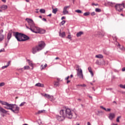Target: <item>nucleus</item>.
I'll return each instance as SVG.
<instances>
[{
	"instance_id": "obj_1",
	"label": "nucleus",
	"mask_w": 125,
	"mask_h": 125,
	"mask_svg": "<svg viewBox=\"0 0 125 125\" xmlns=\"http://www.w3.org/2000/svg\"><path fill=\"white\" fill-rule=\"evenodd\" d=\"M14 37H15L16 39L18 42H25L30 40V37L28 36L19 32H13Z\"/></svg>"
},
{
	"instance_id": "obj_2",
	"label": "nucleus",
	"mask_w": 125,
	"mask_h": 125,
	"mask_svg": "<svg viewBox=\"0 0 125 125\" xmlns=\"http://www.w3.org/2000/svg\"><path fill=\"white\" fill-rule=\"evenodd\" d=\"M74 114L75 115H77V113L74 110H71L69 108L65 107V109L64 110V115L65 118L71 119L73 118V116H74Z\"/></svg>"
},
{
	"instance_id": "obj_3",
	"label": "nucleus",
	"mask_w": 125,
	"mask_h": 125,
	"mask_svg": "<svg viewBox=\"0 0 125 125\" xmlns=\"http://www.w3.org/2000/svg\"><path fill=\"white\" fill-rule=\"evenodd\" d=\"M56 119H57V121H59V122H63V121L66 119L64 114V109H62L60 111V115H56Z\"/></svg>"
},
{
	"instance_id": "obj_4",
	"label": "nucleus",
	"mask_w": 125,
	"mask_h": 125,
	"mask_svg": "<svg viewBox=\"0 0 125 125\" xmlns=\"http://www.w3.org/2000/svg\"><path fill=\"white\" fill-rule=\"evenodd\" d=\"M26 21H27V23H28V26L26 25V27L27 29H29L31 30L32 28H34L35 26V23L34 22V21L31 19L26 18L25 19Z\"/></svg>"
},
{
	"instance_id": "obj_5",
	"label": "nucleus",
	"mask_w": 125,
	"mask_h": 125,
	"mask_svg": "<svg viewBox=\"0 0 125 125\" xmlns=\"http://www.w3.org/2000/svg\"><path fill=\"white\" fill-rule=\"evenodd\" d=\"M0 103L2 104V105H4L5 106L4 107L5 109H7V110H11L12 107H13V104H8V103L6 102H3L0 101Z\"/></svg>"
},
{
	"instance_id": "obj_6",
	"label": "nucleus",
	"mask_w": 125,
	"mask_h": 125,
	"mask_svg": "<svg viewBox=\"0 0 125 125\" xmlns=\"http://www.w3.org/2000/svg\"><path fill=\"white\" fill-rule=\"evenodd\" d=\"M115 7L117 11L121 12L125 8V3H122V4H117Z\"/></svg>"
},
{
	"instance_id": "obj_7",
	"label": "nucleus",
	"mask_w": 125,
	"mask_h": 125,
	"mask_svg": "<svg viewBox=\"0 0 125 125\" xmlns=\"http://www.w3.org/2000/svg\"><path fill=\"white\" fill-rule=\"evenodd\" d=\"M20 110V108L17 106L16 104H14L13 107H12V109L11 110L12 112H13V113H15V114H18V113H19V110Z\"/></svg>"
},
{
	"instance_id": "obj_8",
	"label": "nucleus",
	"mask_w": 125,
	"mask_h": 125,
	"mask_svg": "<svg viewBox=\"0 0 125 125\" xmlns=\"http://www.w3.org/2000/svg\"><path fill=\"white\" fill-rule=\"evenodd\" d=\"M37 46L41 50H42V49H43L45 46V43H44V42L43 41H41L39 42V44Z\"/></svg>"
},
{
	"instance_id": "obj_9",
	"label": "nucleus",
	"mask_w": 125,
	"mask_h": 125,
	"mask_svg": "<svg viewBox=\"0 0 125 125\" xmlns=\"http://www.w3.org/2000/svg\"><path fill=\"white\" fill-rule=\"evenodd\" d=\"M32 50L33 54H36V53L39 52V51H41V50L39 49L37 45L33 47L32 49Z\"/></svg>"
},
{
	"instance_id": "obj_10",
	"label": "nucleus",
	"mask_w": 125,
	"mask_h": 125,
	"mask_svg": "<svg viewBox=\"0 0 125 125\" xmlns=\"http://www.w3.org/2000/svg\"><path fill=\"white\" fill-rule=\"evenodd\" d=\"M70 7L71 6L69 5V6H65L63 7V11H62V13L63 15H66V14H68V13H69V12L68 11V10H67V9H68V8H70Z\"/></svg>"
},
{
	"instance_id": "obj_11",
	"label": "nucleus",
	"mask_w": 125,
	"mask_h": 125,
	"mask_svg": "<svg viewBox=\"0 0 125 125\" xmlns=\"http://www.w3.org/2000/svg\"><path fill=\"white\" fill-rule=\"evenodd\" d=\"M40 30V28L36 26V25L33 27L31 29H30V31L31 32H33V33H35V34H38L39 33Z\"/></svg>"
},
{
	"instance_id": "obj_12",
	"label": "nucleus",
	"mask_w": 125,
	"mask_h": 125,
	"mask_svg": "<svg viewBox=\"0 0 125 125\" xmlns=\"http://www.w3.org/2000/svg\"><path fill=\"white\" fill-rule=\"evenodd\" d=\"M77 76L79 77L80 79H83V70L82 69L77 71Z\"/></svg>"
},
{
	"instance_id": "obj_13",
	"label": "nucleus",
	"mask_w": 125,
	"mask_h": 125,
	"mask_svg": "<svg viewBox=\"0 0 125 125\" xmlns=\"http://www.w3.org/2000/svg\"><path fill=\"white\" fill-rule=\"evenodd\" d=\"M12 37V31H9L7 34L8 42H9V40L11 39Z\"/></svg>"
},
{
	"instance_id": "obj_14",
	"label": "nucleus",
	"mask_w": 125,
	"mask_h": 125,
	"mask_svg": "<svg viewBox=\"0 0 125 125\" xmlns=\"http://www.w3.org/2000/svg\"><path fill=\"white\" fill-rule=\"evenodd\" d=\"M108 118H109V120L112 121V120H113V119H114L115 118V113H110L109 114Z\"/></svg>"
},
{
	"instance_id": "obj_15",
	"label": "nucleus",
	"mask_w": 125,
	"mask_h": 125,
	"mask_svg": "<svg viewBox=\"0 0 125 125\" xmlns=\"http://www.w3.org/2000/svg\"><path fill=\"white\" fill-rule=\"evenodd\" d=\"M8 111H6L5 109H3V108L0 106V113H2L3 114H6L8 113Z\"/></svg>"
},
{
	"instance_id": "obj_16",
	"label": "nucleus",
	"mask_w": 125,
	"mask_h": 125,
	"mask_svg": "<svg viewBox=\"0 0 125 125\" xmlns=\"http://www.w3.org/2000/svg\"><path fill=\"white\" fill-rule=\"evenodd\" d=\"M59 36L61 37V38H65V32H63L61 33V30H60L59 32Z\"/></svg>"
},
{
	"instance_id": "obj_17",
	"label": "nucleus",
	"mask_w": 125,
	"mask_h": 125,
	"mask_svg": "<svg viewBox=\"0 0 125 125\" xmlns=\"http://www.w3.org/2000/svg\"><path fill=\"white\" fill-rule=\"evenodd\" d=\"M27 61L31 67H32V70L34 69V64H33V62L31 61L30 60H27Z\"/></svg>"
},
{
	"instance_id": "obj_18",
	"label": "nucleus",
	"mask_w": 125,
	"mask_h": 125,
	"mask_svg": "<svg viewBox=\"0 0 125 125\" xmlns=\"http://www.w3.org/2000/svg\"><path fill=\"white\" fill-rule=\"evenodd\" d=\"M47 66V64H46V63H45L44 65V66H43V64H41V67H40L41 71H42V70H43V69H45Z\"/></svg>"
},
{
	"instance_id": "obj_19",
	"label": "nucleus",
	"mask_w": 125,
	"mask_h": 125,
	"mask_svg": "<svg viewBox=\"0 0 125 125\" xmlns=\"http://www.w3.org/2000/svg\"><path fill=\"white\" fill-rule=\"evenodd\" d=\"M35 86H38L39 87H44V85L39 83L35 84Z\"/></svg>"
},
{
	"instance_id": "obj_20",
	"label": "nucleus",
	"mask_w": 125,
	"mask_h": 125,
	"mask_svg": "<svg viewBox=\"0 0 125 125\" xmlns=\"http://www.w3.org/2000/svg\"><path fill=\"white\" fill-rule=\"evenodd\" d=\"M105 3L106 4H107V5H110V6H111L112 7H114V4H115V3L109 1L106 2Z\"/></svg>"
},
{
	"instance_id": "obj_21",
	"label": "nucleus",
	"mask_w": 125,
	"mask_h": 125,
	"mask_svg": "<svg viewBox=\"0 0 125 125\" xmlns=\"http://www.w3.org/2000/svg\"><path fill=\"white\" fill-rule=\"evenodd\" d=\"M100 108L101 109H103V110H104V111H106V112H110V111H111V109L110 108L106 109V108L104 107L103 106H101Z\"/></svg>"
},
{
	"instance_id": "obj_22",
	"label": "nucleus",
	"mask_w": 125,
	"mask_h": 125,
	"mask_svg": "<svg viewBox=\"0 0 125 125\" xmlns=\"http://www.w3.org/2000/svg\"><path fill=\"white\" fill-rule=\"evenodd\" d=\"M82 35H83V31L79 32L76 34V37H77V38H79V37H81Z\"/></svg>"
},
{
	"instance_id": "obj_23",
	"label": "nucleus",
	"mask_w": 125,
	"mask_h": 125,
	"mask_svg": "<svg viewBox=\"0 0 125 125\" xmlns=\"http://www.w3.org/2000/svg\"><path fill=\"white\" fill-rule=\"evenodd\" d=\"M10 62H11L10 61H9L7 62L6 65L2 66L1 69H5V68H7V67H8V66H9V65H10Z\"/></svg>"
},
{
	"instance_id": "obj_24",
	"label": "nucleus",
	"mask_w": 125,
	"mask_h": 125,
	"mask_svg": "<svg viewBox=\"0 0 125 125\" xmlns=\"http://www.w3.org/2000/svg\"><path fill=\"white\" fill-rule=\"evenodd\" d=\"M45 33V30L44 29H41L39 28V31L38 33L39 34H44Z\"/></svg>"
},
{
	"instance_id": "obj_25",
	"label": "nucleus",
	"mask_w": 125,
	"mask_h": 125,
	"mask_svg": "<svg viewBox=\"0 0 125 125\" xmlns=\"http://www.w3.org/2000/svg\"><path fill=\"white\" fill-rule=\"evenodd\" d=\"M1 8L2 10H5V9H7V5H3L1 7Z\"/></svg>"
},
{
	"instance_id": "obj_26",
	"label": "nucleus",
	"mask_w": 125,
	"mask_h": 125,
	"mask_svg": "<svg viewBox=\"0 0 125 125\" xmlns=\"http://www.w3.org/2000/svg\"><path fill=\"white\" fill-rule=\"evenodd\" d=\"M95 57L96 58L102 59L103 58V55H102V54H99V55H96Z\"/></svg>"
},
{
	"instance_id": "obj_27",
	"label": "nucleus",
	"mask_w": 125,
	"mask_h": 125,
	"mask_svg": "<svg viewBox=\"0 0 125 125\" xmlns=\"http://www.w3.org/2000/svg\"><path fill=\"white\" fill-rule=\"evenodd\" d=\"M44 97H46V98H47L48 99L51 98V96L47 94H44Z\"/></svg>"
},
{
	"instance_id": "obj_28",
	"label": "nucleus",
	"mask_w": 125,
	"mask_h": 125,
	"mask_svg": "<svg viewBox=\"0 0 125 125\" xmlns=\"http://www.w3.org/2000/svg\"><path fill=\"white\" fill-rule=\"evenodd\" d=\"M3 40H4V35L2 34L0 35V42H2Z\"/></svg>"
},
{
	"instance_id": "obj_29",
	"label": "nucleus",
	"mask_w": 125,
	"mask_h": 125,
	"mask_svg": "<svg viewBox=\"0 0 125 125\" xmlns=\"http://www.w3.org/2000/svg\"><path fill=\"white\" fill-rule=\"evenodd\" d=\"M58 10V9L57 8L53 9L52 12L54 13V14H56Z\"/></svg>"
},
{
	"instance_id": "obj_30",
	"label": "nucleus",
	"mask_w": 125,
	"mask_h": 125,
	"mask_svg": "<svg viewBox=\"0 0 125 125\" xmlns=\"http://www.w3.org/2000/svg\"><path fill=\"white\" fill-rule=\"evenodd\" d=\"M45 110H39L37 114H42V113H45Z\"/></svg>"
},
{
	"instance_id": "obj_31",
	"label": "nucleus",
	"mask_w": 125,
	"mask_h": 125,
	"mask_svg": "<svg viewBox=\"0 0 125 125\" xmlns=\"http://www.w3.org/2000/svg\"><path fill=\"white\" fill-rule=\"evenodd\" d=\"M90 14V12H87L83 13V16H88Z\"/></svg>"
},
{
	"instance_id": "obj_32",
	"label": "nucleus",
	"mask_w": 125,
	"mask_h": 125,
	"mask_svg": "<svg viewBox=\"0 0 125 125\" xmlns=\"http://www.w3.org/2000/svg\"><path fill=\"white\" fill-rule=\"evenodd\" d=\"M103 52L104 54H105V55H108V54H109V52L106 51V50L105 49L103 50Z\"/></svg>"
},
{
	"instance_id": "obj_33",
	"label": "nucleus",
	"mask_w": 125,
	"mask_h": 125,
	"mask_svg": "<svg viewBox=\"0 0 125 125\" xmlns=\"http://www.w3.org/2000/svg\"><path fill=\"white\" fill-rule=\"evenodd\" d=\"M24 70H29L30 69V66L26 65L24 66Z\"/></svg>"
},
{
	"instance_id": "obj_34",
	"label": "nucleus",
	"mask_w": 125,
	"mask_h": 125,
	"mask_svg": "<svg viewBox=\"0 0 125 125\" xmlns=\"http://www.w3.org/2000/svg\"><path fill=\"white\" fill-rule=\"evenodd\" d=\"M41 13H45V10L43 9H41L40 10Z\"/></svg>"
},
{
	"instance_id": "obj_35",
	"label": "nucleus",
	"mask_w": 125,
	"mask_h": 125,
	"mask_svg": "<svg viewBox=\"0 0 125 125\" xmlns=\"http://www.w3.org/2000/svg\"><path fill=\"white\" fill-rule=\"evenodd\" d=\"M76 68H77V71H81L82 70V68H80V65H76Z\"/></svg>"
},
{
	"instance_id": "obj_36",
	"label": "nucleus",
	"mask_w": 125,
	"mask_h": 125,
	"mask_svg": "<svg viewBox=\"0 0 125 125\" xmlns=\"http://www.w3.org/2000/svg\"><path fill=\"white\" fill-rule=\"evenodd\" d=\"M96 12H101V9L99 8H96L95 9Z\"/></svg>"
},
{
	"instance_id": "obj_37",
	"label": "nucleus",
	"mask_w": 125,
	"mask_h": 125,
	"mask_svg": "<svg viewBox=\"0 0 125 125\" xmlns=\"http://www.w3.org/2000/svg\"><path fill=\"white\" fill-rule=\"evenodd\" d=\"M75 12H77V13H83V12L81 10H75Z\"/></svg>"
},
{
	"instance_id": "obj_38",
	"label": "nucleus",
	"mask_w": 125,
	"mask_h": 125,
	"mask_svg": "<svg viewBox=\"0 0 125 125\" xmlns=\"http://www.w3.org/2000/svg\"><path fill=\"white\" fill-rule=\"evenodd\" d=\"M25 104H26V102H23L21 103L20 104V107H22V106H24V105H25Z\"/></svg>"
},
{
	"instance_id": "obj_39",
	"label": "nucleus",
	"mask_w": 125,
	"mask_h": 125,
	"mask_svg": "<svg viewBox=\"0 0 125 125\" xmlns=\"http://www.w3.org/2000/svg\"><path fill=\"white\" fill-rule=\"evenodd\" d=\"M119 85H120V87H121V88H124L125 89V84L123 85V84H121Z\"/></svg>"
},
{
	"instance_id": "obj_40",
	"label": "nucleus",
	"mask_w": 125,
	"mask_h": 125,
	"mask_svg": "<svg viewBox=\"0 0 125 125\" xmlns=\"http://www.w3.org/2000/svg\"><path fill=\"white\" fill-rule=\"evenodd\" d=\"M55 86H58L59 85V82H56L54 83Z\"/></svg>"
},
{
	"instance_id": "obj_41",
	"label": "nucleus",
	"mask_w": 125,
	"mask_h": 125,
	"mask_svg": "<svg viewBox=\"0 0 125 125\" xmlns=\"http://www.w3.org/2000/svg\"><path fill=\"white\" fill-rule=\"evenodd\" d=\"M121 116H118L116 119V121L117 122V123H119L120 122V119H121Z\"/></svg>"
},
{
	"instance_id": "obj_42",
	"label": "nucleus",
	"mask_w": 125,
	"mask_h": 125,
	"mask_svg": "<svg viewBox=\"0 0 125 125\" xmlns=\"http://www.w3.org/2000/svg\"><path fill=\"white\" fill-rule=\"evenodd\" d=\"M5 84V83L2 82L0 83V87L3 86Z\"/></svg>"
},
{
	"instance_id": "obj_43",
	"label": "nucleus",
	"mask_w": 125,
	"mask_h": 125,
	"mask_svg": "<svg viewBox=\"0 0 125 125\" xmlns=\"http://www.w3.org/2000/svg\"><path fill=\"white\" fill-rule=\"evenodd\" d=\"M120 49L121 50H123V51H125V48L124 46H122V47H120Z\"/></svg>"
},
{
	"instance_id": "obj_44",
	"label": "nucleus",
	"mask_w": 125,
	"mask_h": 125,
	"mask_svg": "<svg viewBox=\"0 0 125 125\" xmlns=\"http://www.w3.org/2000/svg\"><path fill=\"white\" fill-rule=\"evenodd\" d=\"M96 64L97 65H100V62H99V61L97 60L96 62Z\"/></svg>"
},
{
	"instance_id": "obj_45",
	"label": "nucleus",
	"mask_w": 125,
	"mask_h": 125,
	"mask_svg": "<svg viewBox=\"0 0 125 125\" xmlns=\"http://www.w3.org/2000/svg\"><path fill=\"white\" fill-rule=\"evenodd\" d=\"M65 23H66V21H62L61 22V24H62V25H64V24H65Z\"/></svg>"
},
{
	"instance_id": "obj_46",
	"label": "nucleus",
	"mask_w": 125,
	"mask_h": 125,
	"mask_svg": "<svg viewBox=\"0 0 125 125\" xmlns=\"http://www.w3.org/2000/svg\"><path fill=\"white\" fill-rule=\"evenodd\" d=\"M67 39H68L69 40H71V39H72V37H71V35H68Z\"/></svg>"
},
{
	"instance_id": "obj_47",
	"label": "nucleus",
	"mask_w": 125,
	"mask_h": 125,
	"mask_svg": "<svg viewBox=\"0 0 125 125\" xmlns=\"http://www.w3.org/2000/svg\"><path fill=\"white\" fill-rule=\"evenodd\" d=\"M89 73H90L92 77H93V72L92 71V70H91L90 71H89Z\"/></svg>"
},
{
	"instance_id": "obj_48",
	"label": "nucleus",
	"mask_w": 125,
	"mask_h": 125,
	"mask_svg": "<svg viewBox=\"0 0 125 125\" xmlns=\"http://www.w3.org/2000/svg\"><path fill=\"white\" fill-rule=\"evenodd\" d=\"M91 15L92 16H94V15H95V12H92V13H91Z\"/></svg>"
},
{
	"instance_id": "obj_49",
	"label": "nucleus",
	"mask_w": 125,
	"mask_h": 125,
	"mask_svg": "<svg viewBox=\"0 0 125 125\" xmlns=\"http://www.w3.org/2000/svg\"><path fill=\"white\" fill-rule=\"evenodd\" d=\"M5 50H4V48H2L1 50H0V52H4Z\"/></svg>"
},
{
	"instance_id": "obj_50",
	"label": "nucleus",
	"mask_w": 125,
	"mask_h": 125,
	"mask_svg": "<svg viewBox=\"0 0 125 125\" xmlns=\"http://www.w3.org/2000/svg\"><path fill=\"white\" fill-rule=\"evenodd\" d=\"M88 71L90 72V71H92V69H91V67H89L88 68Z\"/></svg>"
},
{
	"instance_id": "obj_51",
	"label": "nucleus",
	"mask_w": 125,
	"mask_h": 125,
	"mask_svg": "<svg viewBox=\"0 0 125 125\" xmlns=\"http://www.w3.org/2000/svg\"><path fill=\"white\" fill-rule=\"evenodd\" d=\"M92 5H95L96 6H97V5H98V4L97 3L95 4L94 3H92Z\"/></svg>"
},
{
	"instance_id": "obj_52",
	"label": "nucleus",
	"mask_w": 125,
	"mask_h": 125,
	"mask_svg": "<svg viewBox=\"0 0 125 125\" xmlns=\"http://www.w3.org/2000/svg\"><path fill=\"white\" fill-rule=\"evenodd\" d=\"M69 78H70V76H68L66 78H65V81H68L69 80Z\"/></svg>"
},
{
	"instance_id": "obj_53",
	"label": "nucleus",
	"mask_w": 125,
	"mask_h": 125,
	"mask_svg": "<svg viewBox=\"0 0 125 125\" xmlns=\"http://www.w3.org/2000/svg\"><path fill=\"white\" fill-rule=\"evenodd\" d=\"M19 70L21 71V72H23V71H24V67L23 68H20Z\"/></svg>"
},
{
	"instance_id": "obj_54",
	"label": "nucleus",
	"mask_w": 125,
	"mask_h": 125,
	"mask_svg": "<svg viewBox=\"0 0 125 125\" xmlns=\"http://www.w3.org/2000/svg\"><path fill=\"white\" fill-rule=\"evenodd\" d=\"M42 21H44L45 22H46V19L45 18H42Z\"/></svg>"
},
{
	"instance_id": "obj_55",
	"label": "nucleus",
	"mask_w": 125,
	"mask_h": 125,
	"mask_svg": "<svg viewBox=\"0 0 125 125\" xmlns=\"http://www.w3.org/2000/svg\"><path fill=\"white\" fill-rule=\"evenodd\" d=\"M122 72H125V67H123V68L122 69Z\"/></svg>"
},
{
	"instance_id": "obj_56",
	"label": "nucleus",
	"mask_w": 125,
	"mask_h": 125,
	"mask_svg": "<svg viewBox=\"0 0 125 125\" xmlns=\"http://www.w3.org/2000/svg\"><path fill=\"white\" fill-rule=\"evenodd\" d=\"M66 19V17H62L61 18L62 20H63V19Z\"/></svg>"
},
{
	"instance_id": "obj_57",
	"label": "nucleus",
	"mask_w": 125,
	"mask_h": 125,
	"mask_svg": "<svg viewBox=\"0 0 125 125\" xmlns=\"http://www.w3.org/2000/svg\"><path fill=\"white\" fill-rule=\"evenodd\" d=\"M106 90H112V88H106Z\"/></svg>"
},
{
	"instance_id": "obj_58",
	"label": "nucleus",
	"mask_w": 125,
	"mask_h": 125,
	"mask_svg": "<svg viewBox=\"0 0 125 125\" xmlns=\"http://www.w3.org/2000/svg\"><path fill=\"white\" fill-rule=\"evenodd\" d=\"M7 43H8V41L7 42H5V47L7 46Z\"/></svg>"
},
{
	"instance_id": "obj_59",
	"label": "nucleus",
	"mask_w": 125,
	"mask_h": 125,
	"mask_svg": "<svg viewBox=\"0 0 125 125\" xmlns=\"http://www.w3.org/2000/svg\"><path fill=\"white\" fill-rule=\"evenodd\" d=\"M70 82H71V81L67 80V81L66 82V83H70Z\"/></svg>"
},
{
	"instance_id": "obj_60",
	"label": "nucleus",
	"mask_w": 125,
	"mask_h": 125,
	"mask_svg": "<svg viewBox=\"0 0 125 125\" xmlns=\"http://www.w3.org/2000/svg\"><path fill=\"white\" fill-rule=\"evenodd\" d=\"M51 15H52V14H50L48 15L47 16V17H51Z\"/></svg>"
},
{
	"instance_id": "obj_61",
	"label": "nucleus",
	"mask_w": 125,
	"mask_h": 125,
	"mask_svg": "<svg viewBox=\"0 0 125 125\" xmlns=\"http://www.w3.org/2000/svg\"><path fill=\"white\" fill-rule=\"evenodd\" d=\"M3 2H6V0H1Z\"/></svg>"
},
{
	"instance_id": "obj_62",
	"label": "nucleus",
	"mask_w": 125,
	"mask_h": 125,
	"mask_svg": "<svg viewBox=\"0 0 125 125\" xmlns=\"http://www.w3.org/2000/svg\"><path fill=\"white\" fill-rule=\"evenodd\" d=\"M55 60H59V57H56V58H55Z\"/></svg>"
},
{
	"instance_id": "obj_63",
	"label": "nucleus",
	"mask_w": 125,
	"mask_h": 125,
	"mask_svg": "<svg viewBox=\"0 0 125 125\" xmlns=\"http://www.w3.org/2000/svg\"><path fill=\"white\" fill-rule=\"evenodd\" d=\"M87 125H91V124H90V122H87Z\"/></svg>"
},
{
	"instance_id": "obj_64",
	"label": "nucleus",
	"mask_w": 125,
	"mask_h": 125,
	"mask_svg": "<svg viewBox=\"0 0 125 125\" xmlns=\"http://www.w3.org/2000/svg\"><path fill=\"white\" fill-rule=\"evenodd\" d=\"M77 86H83V85H82V84H78V85H77Z\"/></svg>"
}]
</instances>
